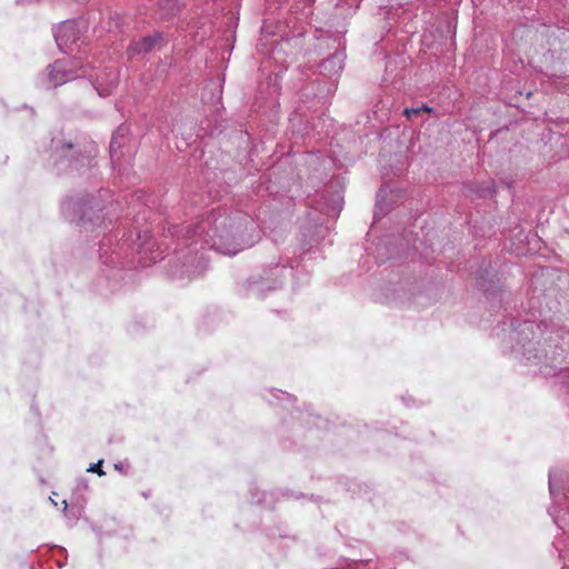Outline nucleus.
Here are the masks:
<instances>
[{
	"label": "nucleus",
	"instance_id": "obj_13",
	"mask_svg": "<svg viewBox=\"0 0 569 569\" xmlns=\"http://www.w3.org/2000/svg\"><path fill=\"white\" fill-rule=\"evenodd\" d=\"M102 460H99L97 463L90 465L87 471L98 473L99 476H103L104 471L102 470Z\"/></svg>",
	"mask_w": 569,
	"mask_h": 569
},
{
	"label": "nucleus",
	"instance_id": "obj_4",
	"mask_svg": "<svg viewBox=\"0 0 569 569\" xmlns=\"http://www.w3.org/2000/svg\"><path fill=\"white\" fill-rule=\"evenodd\" d=\"M288 276H291V270L283 266H276L264 271L262 276L249 279L248 290L252 296L263 298L267 291L278 288Z\"/></svg>",
	"mask_w": 569,
	"mask_h": 569
},
{
	"label": "nucleus",
	"instance_id": "obj_16",
	"mask_svg": "<svg viewBox=\"0 0 569 569\" xmlns=\"http://www.w3.org/2000/svg\"><path fill=\"white\" fill-rule=\"evenodd\" d=\"M99 251H100V258L103 259L104 256L107 254V250H104V244L100 246Z\"/></svg>",
	"mask_w": 569,
	"mask_h": 569
},
{
	"label": "nucleus",
	"instance_id": "obj_17",
	"mask_svg": "<svg viewBox=\"0 0 569 569\" xmlns=\"http://www.w3.org/2000/svg\"><path fill=\"white\" fill-rule=\"evenodd\" d=\"M73 148V146L71 143H66L62 146V152H64L66 150H71Z\"/></svg>",
	"mask_w": 569,
	"mask_h": 569
},
{
	"label": "nucleus",
	"instance_id": "obj_11",
	"mask_svg": "<svg viewBox=\"0 0 569 569\" xmlns=\"http://www.w3.org/2000/svg\"><path fill=\"white\" fill-rule=\"evenodd\" d=\"M567 498L569 499V497ZM550 515L560 529L569 531V510L563 512V515H560V511L558 513L550 512Z\"/></svg>",
	"mask_w": 569,
	"mask_h": 569
},
{
	"label": "nucleus",
	"instance_id": "obj_1",
	"mask_svg": "<svg viewBox=\"0 0 569 569\" xmlns=\"http://www.w3.org/2000/svg\"><path fill=\"white\" fill-rule=\"evenodd\" d=\"M259 239L257 226L247 213L227 209L212 210L206 218L184 229L179 243L182 248L179 250L187 261L182 266L181 274L194 278L207 269V259L203 254L198 256L199 250L206 247L234 256L251 248Z\"/></svg>",
	"mask_w": 569,
	"mask_h": 569
},
{
	"label": "nucleus",
	"instance_id": "obj_14",
	"mask_svg": "<svg viewBox=\"0 0 569 569\" xmlns=\"http://www.w3.org/2000/svg\"><path fill=\"white\" fill-rule=\"evenodd\" d=\"M555 479H556V471L551 470L549 472V491H550V495L552 498L555 497V492H556Z\"/></svg>",
	"mask_w": 569,
	"mask_h": 569
},
{
	"label": "nucleus",
	"instance_id": "obj_15",
	"mask_svg": "<svg viewBox=\"0 0 569 569\" xmlns=\"http://www.w3.org/2000/svg\"><path fill=\"white\" fill-rule=\"evenodd\" d=\"M167 3L170 6V9H171V14H174L176 12H178V6H177V2L174 0H168Z\"/></svg>",
	"mask_w": 569,
	"mask_h": 569
},
{
	"label": "nucleus",
	"instance_id": "obj_7",
	"mask_svg": "<svg viewBox=\"0 0 569 569\" xmlns=\"http://www.w3.org/2000/svg\"><path fill=\"white\" fill-rule=\"evenodd\" d=\"M119 83L118 71L112 69L98 74L92 82L100 97H109Z\"/></svg>",
	"mask_w": 569,
	"mask_h": 569
},
{
	"label": "nucleus",
	"instance_id": "obj_8",
	"mask_svg": "<svg viewBox=\"0 0 569 569\" xmlns=\"http://www.w3.org/2000/svg\"><path fill=\"white\" fill-rule=\"evenodd\" d=\"M346 53L343 50L333 52L330 57L325 59L321 64V73L333 77L338 76L343 69Z\"/></svg>",
	"mask_w": 569,
	"mask_h": 569
},
{
	"label": "nucleus",
	"instance_id": "obj_3",
	"mask_svg": "<svg viewBox=\"0 0 569 569\" xmlns=\"http://www.w3.org/2000/svg\"><path fill=\"white\" fill-rule=\"evenodd\" d=\"M62 211L67 217L78 218V223L84 229H89V226H101L103 222L101 208L92 196L68 199L62 203Z\"/></svg>",
	"mask_w": 569,
	"mask_h": 569
},
{
	"label": "nucleus",
	"instance_id": "obj_9",
	"mask_svg": "<svg viewBox=\"0 0 569 569\" xmlns=\"http://www.w3.org/2000/svg\"><path fill=\"white\" fill-rule=\"evenodd\" d=\"M161 34L154 33L152 36L143 37L139 40L131 41L128 52L130 54H142L150 52L156 44L160 41Z\"/></svg>",
	"mask_w": 569,
	"mask_h": 569
},
{
	"label": "nucleus",
	"instance_id": "obj_6",
	"mask_svg": "<svg viewBox=\"0 0 569 569\" xmlns=\"http://www.w3.org/2000/svg\"><path fill=\"white\" fill-rule=\"evenodd\" d=\"M81 23L74 20H67L54 30V39L60 51H72V46L80 40Z\"/></svg>",
	"mask_w": 569,
	"mask_h": 569
},
{
	"label": "nucleus",
	"instance_id": "obj_10",
	"mask_svg": "<svg viewBox=\"0 0 569 569\" xmlns=\"http://www.w3.org/2000/svg\"><path fill=\"white\" fill-rule=\"evenodd\" d=\"M126 128L119 127L118 130L112 134L111 141H110V157L113 159L119 151V149L122 147V143L120 139L126 138Z\"/></svg>",
	"mask_w": 569,
	"mask_h": 569
},
{
	"label": "nucleus",
	"instance_id": "obj_18",
	"mask_svg": "<svg viewBox=\"0 0 569 569\" xmlns=\"http://www.w3.org/2000/svg\"><path fill=\"white\" fill-rule=\"evenodd\" d=\"M114 468H116L117 470H121V467H120L118 463H116V465H114Z\"/></svg>",
	"mask_w": 569,
	"mask_h": 569
},
{
	"label": "nucleus",
	"instance_id": "obj_2",
	"mask_svg": "<svg viewBox=\"0 0 569 569\" xmlns=\"http://www.w3.org/2000/svg\"><path fill=\"white\" fill-rule=\"evenodd\" d=\"M535 323L532 321H525L521 330L515 331L516 337L513 339L517 340V345L512 348V352L516 358L526 365H540V372L545 376L557 375V370L562 371L563 368L560 367L563 359L565 350L563 348L556 347L550 353L549 351H545L543 362L541 356L538 355L536 343L532 342L528 333L532 332Z\"/></svg>",
	"mask_w": 569,
	"mask_h": 569
},
{
	"label": "nucleus",
	"instance_id": "obj_5",
	"mask_svg": "<svg viewBox=\"0 0 569 569\" xmlns=\"http://www.w3.org/2000/svg\"><path fill=\"white\" fill-rule=\"evenodd\" d=\"M84 66L81 62L80 58H76L72 61L66 60H57L51 66L48 67L47 79L48 87L56 88L61 86L70 80H73L79 77H84L86 71L78 73L76 69H83Z\"/></svg>",
	"mask_w": 569,
	"mask_h": 569
},
{
	"label": "nucleus",
	"instance_id": "obj_12",
	"mask_svg": "<svg viewBox=\"0 0 569 569\" xmlns=\"http://www.w3.org/2000/svg\"><path fill=\"white\" fill-rule=\"evenodd\" d=\"M426 112H431V108L428 107L427 104H422L421 107H417V108H406L405 109V116L408 119H413V118L419 117Z\"/></svg>",
	"mask_w": 569,
	"mask_h": 569
}]
</instances>
